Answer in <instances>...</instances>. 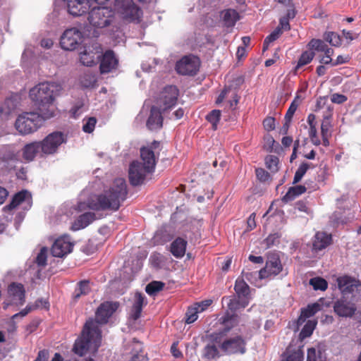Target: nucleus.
Wrapping results in <instances>:
<instances>
[{
	"label": "nucleus",
	"mask_w": 361,
	"mask_h": 361,
	"mask_svg": "<svg viewBox=\"0 0 361 361\" xmlns=\"http://www.w3.org/2000/svg\"><path fill=\"white\" fill-rule=\"evenodd\" d=\"M164 118L160 109L152 106L150 109V114L147 121V127L150 130H157L163 126Z\"/></svg>",
	"instance_id": "19"
},
{
	"label": "nucleus",
	"mask_w": 361,
	"mask_h": 361,
	"mask_svg": "<svg viewBox=\"0 0 361 361\" xmlns=\"http://www.w3.org/2000/svg\"><path fill=\"white\" fill-rule=\"evenodd\" d=\"M161 151L160 142L154 140L149 145L140 148V157L142 161H133L128 171L130 184L137 186L143 183L147 174L154 171Z\"/></svg>",
	"instance_id": "3"
},
{
	"label": "nucleus",
	"mask_w": 361,
	"mask_h": 361,
	"mask_svg": "<svg viewBox=\"0 0 361 361\" xmlns=\"http://www.w3.org/2000/svg\"><path fill=\"white\" fill-rule=\"evenodd\" d=\"M279 236L278 234H271L266 238V242L268 246L274 245L276 242H279Z\"/></svg>",
	"instance_id": "62"
},
{
	"label": "nucleus",
	"mask_w": 361,
	"mask_h": 361,
	"mask_svg": "<svg viewBox=\"0 0 361 361\" xmlns=\"http://www.w3.org/2000/svg\"><path fill=\"white\" fill-rule=\"evenodd\" d=\"M297 109H298V104L295 103V101L294 100L290 104V105L285 115L286 123L283 127L285 133H286L288 128V123L291 121L292 118H293L295 112L296 111Z\"/></svg>",
	"instance_id": "46"
},
{
	"label": "nucleus",
	"mask_w": 361,
	"mask_h": 361,
	"mask_svg": "<svg viewBox=\"0 0 361 361\" xmlns=\"http://www.w3.org/2000/svg\"><path fill=\"white\" fill-rule=\"evenodd\" d=\"M48 360V352L45 350H40L38 353L37 358L34 361H47Z\"/></svg>",
	"instance_id": "64"
},
{
	"label": "nucleus",
	"mask_w": 361,
	"mask_h": 361,
	"mask_svg": "<svg viewBox=\"0 0 361 361\" xmlns=\"http://www.w3.org/2000/svg\"><path fill=\"white\" fill-rule=\"evenodd\" d=\"M350 59V57L349 56V55H339L337 56L336 59L334 61L333 66L348 63Z\"/></svg>",
	"instance_id": "58"
},
{
	"label": "nucleus",
	"mask_w": 361,
	"mask_h": 361,
	"mask_svg": "<svg viewBox=\"0 0 361 361\" xmlns=\"http://www.w3.org/2000/svg\"><path fill=\"white\" fill-rule=\"evenodd\" d=\"M312 166H313L312 164H309L307 162L302 163L298 168L297 171H295L293 180V184H296L298 182H300L302 177L304 176V175L306 173L307 171Z\"/></svg>",
	"instance_id": "39"
},
{
	"label": "nucleus",
	"mask_w": 361,
	"mask_h": 361,
	"mask_svg": "<svg viewBox=\"0 0 361 361\" xmlns=\"http://www.w3.org/2000/svg\"><path fill=\"white\" fill-rule=\"evenodd\" d=\"M324 39L331 45H338L341 44V37L334 32H326L324 34Z\"/></svg>",
	"instance_id": "48"
},
{
	"label": "nucleus",
	"mask_w": 361,
	"mask_h": 361,
	"mask_svg": "<svg viewBox=\"0 0 361 361\" xmlns=\"http://www.w3.org/2000/svg\"><path fill=\"white\" fill-rule=\"evenodd\" d=\"M128 187L124 178H116L108 190L87 200V207L94 211H118L127 199Z\"/></svg>",
	"instance_id": "2"
},
{
	"label": "nucleus",
	"mask_w": 361,
	"mask_h": 361,
	"mask_svg": "<svg viewBox=\"0 0 361 361\" xmlns=\"http://www.w3.org/2000/svg\"><path fill=\"white\" fill-rule=\"evenodd\" d=\"M281 27H277L270 35H269L264 41V45H269L274 42L281 35Z\"/></svg>",
	"instance_id": "50"
},
{
	"label": "nucleus",
	"mask_w": 361,
	"mask_h": 361,
	"mask_svg": "<svg viewBox=\"0 0 361 361\" xmlns=\"http://www.w3.org/2000/svg\"><path fill=\"white\" fill-rule=\"evenodd\" d=\"M73 244L68 236L57 238L51 249V254L56 257H63L72 252Z\"/></svg>",
	"instance_id": "18"
},
{
	"label": "nucleus",
	"mask_w": 361,
	"mask_h": 361,
	"mask_svg": "<svg viewBox=\"0 0 361 361\" xmlns=\"http://www.w3.org/2000/svg\"><path fill=\"white\" fill-rule=\"evenodd\" d=\"M312 47L314 49V50H315L317 51L324 52V53L328 54L330 57H331V56L334 54V50L331 47Z\"/></svg>",
	"instance_id": "60"
},
{
	"label": "nucleus",
	"mask_w": 361,
	"mask_h": 361,
	"mask_svg": "<svg viewBox=\"0 0 361 361\" xmlns=\"http://www.w3.org/2000/svg\"><path fill=\"white\" fill-rule=\"evenodd\" d=\"M41 149V145L39 142H32L26 144L22 149V157L26 162L32 161L39 149Z\"/></svg>",
	"instance_id": "26"
},
{
	"label": "nucleus",
	"mask_w": 361,
	"mask_h": 361,
	"mask_svg": "<svg viewBox=\"0 0 361 361\" xmlns=\"http://www.w3.org/2000/svg\"><path fill=\"white\" fill-rule=\"evenodd\" d=\"M16 107L14 100L12 98H6L0 107V114L4 115H9L12 111Z\"/></svg>",
	"instance_id": "45"
},
{
	"label": "nucleus",
	"mask_w": 361,
	"mask_h": 361,
	"mask_svg": "<svg viewBox=\"0 0 361 361\" xmlns=\"http://www.w3.org/2000/svg\"><path fill=\"white\" fill-rule=\"evenodd\" d=\"M306 361H317L315 348H310L307 350V355Z\"/></svg>",
	"instance_id": "63"
},
{
	"label": "nucleus",
	"mask_w": 361,
	"mask_h": 361,
	"mask_svg": "<svg viewBox=\"0 0 361 361\" xmlns=\"http://www.w3.org/2000/svg\"><path fill=\"white\" fill-rule=\"evenodd\" d=\"M138 344L137 348L135 349V353L133 354L129 361H147L145 356L143 355L142 347L140 343Z\"/></svg>",
	"instance_id": "51"
},
{
	"label": "nucleus",
	"mask_w": 361,
	"mask_h": 361,
	"mask_svg": "<svg viewBox=\"0 0 361 361\" xmlns=\"http://www.w3.org/2000/svg\"><path fill=\"white\" fill-rule=\"evenodd\" d=\"M265 144L264 148L267 151L272 152L274 150V145L279 146V143L276 142L274 137L271 135H267L264 137Z\"/></svg>",
	"instance_id": "53"
},
{
	"label": "nucleus",
	"mask_w": 361,
	"mask_h": 361,
	"mask_svg": "<svg viewBox=\"0 0 361 361\" xmlns=\"http://www.w3.org/2000/svg\"><path fill=\"white\" fill-rule=\"evenodd\" d=\"M145 296L140 293H136L135 295V301L130 310V317L136 321L138 319L142 311V307L147 304L145 302Z\"/></svg>",
	"instance_id": "24"
},
{
	"label": "nucleus",
	"mask_w": 361,
	"mask_h": 361,
	"mask_svg": "<svg viewBox=\"0 0 361 361\" xmlns=\"http://www.w3.org/2000/svg\"><path fill=\"white\" fill-rule=\"evenodd\" d=\"M35 262L39 267H44L47 264V250L45 247L41 249L36 257Z\"/></svg>",
	"instance_id": "52"
},
{
	"label": "nucleus",
	"mask_w": 361,
	"mask_h": 361,
	"mask_svg": "<svg viewBox=\"0 0 361 361\" xmlns=\"http://www.w3.org/2000/svg\"><path fill=\"white\" fill-rule=\"evenodd\" d=\"M221 302L224 305H226L227 307L231 312H235L240 308H245L248 305V300L238 299L235 295L224 296L222 298Z\"/></svg>",
	"instance_id": "25"
},
{
	"label": "nucleus",
	"mask_w": 361,
	"mask_h": 361,
	"mask_svg": "<svg viewBox=\"0 0 361 361\" xmlns=\"http://www.w3.org/2000/svg\"><path fill=\"white\" fill-rule=\"evenodd\" d=\"M279 159L274 155H267L265 157V164L267 168L272 173H276L279 170Z\"/></svg>",
	"instance_id": "43"
},
{
	"label": "nucleus",
	"mask_w": 361,
	"mask_h": 361,
	"mask_svg": "<svg viewBox=\"0 0 361 361\" xmlns=\"http://www.w3.org/2000/svg\"><path fill=\"white\" fill-rule=\"evenodd\" d=\"M56 91H58V86L50 82L39 83L30 90L29 96L31 100L46 118H50L54 116L55 107L53 102Z\"/></svg>",
	"instance_id": "4"
},
{
	"label": "nucleus",
	"mask_w": 361,
	"mask_h": 361,
	"mask_svg": "<svg viewBox=\"0 0 361 361\" xmlns=\"http://www.w3.org/2000/svg\"><path fill=\"white\" fill-rule=\"evenodd\" d=\"M279 51V48L276 49L273 54L272 58L269 59L265 61V63H264L265 66H267V67L271 66L279 59V54L278 53Z\"/></svg>",
	"instance_id": "59"
},
{
	"label": "nucleus",
	"mask_w": 361,
	"mask_h": 361,
	"mask_svg": "<svg viewBox=\"0 0 361 361\" xmlns=\"http://www.w3.org/2000/svg\"><path fill=\"white\" fill-rule=\"evenodd\" d=\"M83 40L82 32L77 27H71L61 35L59 45H80Z\"/></svg>",
	"instance_id": "17"
},
{
	"label": "nucleus",
	"mask_w": 361,
	"mask_h": 361,
	"mask_svg": "<svg viewBox=\"0 0 361 361\" xmlns=\"http://www.w3.org/2000/svg\"><path fill=\"white\" fill-rule=\"evenodd\" d=\"M66 141V135L61 132L55 131L49 133L39 142L41 152L46 155L54 154L58 151L59 147Z\"/></svg>",
	"instance_id": "10"
},
{
	"label": "nucleus",
	"mask_w": 361,
	"mask_h": 361,
	"mask_svg": "<svg viewBox=\"0 0 361 361\" xmlns=\"http://www.w3.org/2000/svg\"><path fill=\"white\" fill-rule=\"evenodd\" d=\"M334 312L340 317H352L356 310L353 304L345 300H338L334 306Z\"/></svg>",
	"instance_id": "22"
},
{
	"label": "nucleus",
	"mask_w": 361,
	"mask_h": 361,
	"mask_svg": "<svg viewBox=\"0 0 361 361\" xmlns=\"http://www.w3.org/2000/svg\"><path fill=\"white\" fill-rule=\"evenodd\" d=\"M257 178L261 182H265L269 178V173L264 169L259 168L255 170Z\"/></svg>",
	"instance_id": "54"
},
{
	"label": "nucleus",
	"mask_w": 361,
	"mask_h": 361,
	"mask_svg": "<svg viewBox=\"0 0 361 361\" xmlns=\"http://www.w3.org/2000/svg\"><path fill=\"white\" fill-rule=\"evenodd\" d=\"M312 166H313L312 164H309L307 162L302 163L298 168L297 171H295L293 180V184H296L298 182H300L302 177L304 176V175L306 173L307 171Z\"/></svg>",
	"instance_id": "40"
},
{
	"label": "nucleus",
	"mask_w": 361,
	"mask_h": 361,
	"mask_svg": "<svg viewBox=\"0 0 361 361\" xmlns=\"http://www.w3.org/2000/svg\"><path fill=\"white\" fill-rule=\"evenodd\" d=\"M310 284L313 287L315 290L324 291L328 288L327 281L321 277H314L310 280Z\"/></svg>",
	"instance_id": "42"
},
{
	"label": "nucleus",
	"mask_w": 361,
	"mask_h": 361,
	"mask_svg": "<svg viewBox=\"0 0 361 361\" xmlns=\"http://www.w3.org/2000/svg\"><path fill=\"white\" fill-rule=\"evenodd\" d=\"M47 119L42 113L23 112L16 120L15 128L19 134L27 135L36 132Z\"/></svg>",
	"instance_id": "5"
},
{
	"label": "nucleus",
	"mask_w": 361,
	"mask_h": 361,
	"mask_svg": "<svg viewBox=\"0 0 361 361\" xmlns=\"http://www.w3.org/2000/svg\"><path fill=\"white\" fill-rule=\"evenodd\" d=\"M320 309L321 305L317 302L310 304L305 308L301 309L300 315L297 320L298 328H299V326H301L307 319L314 316L317 312H318Z\"/></svg>",
	"instance_id": "27"
},
{
	"label": "nucleus",
	"mask_w": 361,
	"mask_h": 361,
	"mask_svg": "<svg viewBox=\"0 0 361 361\" xmlns=\"http://www.w3.org/2000/svg\"><path fill=\"white\" fill-rule=\"evenodd\" d=\"M314 55L315 54L313 51V49L302 52L298 59L297 66L295 68V73H297L299 68L310 63L314 59Z\"/></svg>",
	"instance_id": "33"
},
{
	"label": "nucleus",
	"mask_w": 361,
	"mask_h": 361,
	"mask_svg": "<svg viewBox=\"0 0 361 361\" xmlns=\"http://www.w3.org/2000/svg\"><path fill=\"white\" fill-rule=\"evenodd\" d=\"M115 8L123 19L129 22L139 23L142 16L141 9L132 0H116Z\"/></svg>",
	"instance_id": "6"
},
{
	"label": "nucleus",
	"mask_w": 361,
	"mask_h": 361,
	"mask_svg": "<svg viewBox=\"0 0 361 361\" xmlns=\"http://www.w3.org/2000/svg\"><path fill=\"white\" fill-rule=\"evenodd\" d=\"M216 343L207 344L203 349V357L207 360H213L219 357V352Z\"/></svg>",
	"instance_id": "38"
},
{
	"label": "nucleus",
	"mask_w": 361,
	"mask_h": 361,
	"mask_svg": "<svg viewBox=\"0 0 361 361\" xmlns=\"http://www.w3.org/2000/svg\"><path fill=\"white\" fill-rule=\"evenodd\" d=\"M319 63L322 64H331L333 66L334 60L328 54L324 53L323 55L319 56Z\"/></svg>",
	"instance_id": "61"
},
{
	"label": "nucleus",
	"mask_w": 361,
	"mask_h": 361,
	"mask_svg": "<svg viewBox=\"0 0 361 361\" xmlns=\"http://www.w3.org/2000/svg\"><path fill=\"white\" fill-rule=\"evenodd\" d=\"M347 99H348V98L346 96H345L344 94H338V93L333 94L331 97V101L333 103L338 104L344 103L345 102L347 101Z\"/></svg>",
	"instance_id": "56"
},
{
	"label": "nucleus",
	"mask_w": 361,
	"mask_h": 361,
	"mask_svg": "<svg viewBox=\"0 0 361 361\" xmlns=\"http://www.w3.org/2000/svg\"><path fill=\"white\" fill-rule=\"evenodd\" d=\"M114 16L112 10L106 7H97L89 13L88 21L90 25L97 28L108 26Z\"/></svg>",
	"instance_id": "11"
},
{
	"label": "nucleus",
	"mask_w": 361,
	"mask_h": 361,
	"mask_svg": "<svg viewBox=\"0 0 361 361\" xmlns=\"http://www.w3.org/2000/svg\"><path fill=\"white\" fill-rule=\"evenodd\" d=\"M98 63L101 74L111 73L116 71L119 65L118 59L112 50H107L104 53L101 50Z\"/></svg>",
	"instance_id": "14"
},
{
	"label": "nucleus",
	"mask_w": 361,
	"mask_h": 361,
	"mask_svg": "<svg viewBox=\"0 0 361 361\" xmlns=\"http://www.w3.org/2000/svg\"><path fill=\"white\" fill-rule=\"evenodd\" d=\"M234 290L239 299L248 300L250 294V287L243 279H238L235 281Z\"/></svg>",
	"instance_id": "30"
},
{
	"label": "nucleus",
	"mask_w": 361,
	"mask_h": 361,
	"mask_svg": "<svg viewBox=\"0 0 361 361\" xmlns=\"http://www.w3.org/2000/svg\"><path fill=\"white\" fill-rule=\"evenodd\" d=\"M219 345L221 350L226 355L244 354L246 352V341L240 336L222 339Z\"/></svg>",
	"instance_id": "12"
},
{
	"label": "nucleus",
	"mask_w": 361,
	"mask_h": 361,
	"mask_svg": "<svg viewBox=\"0 0 361 361\" xmlns=\"http://www.w3.org/2000/svg\"><path fill=\"white\" fill-rule=\"evenodd\" d=\"M201 61L199 57L188 54L177 61L175 70L180 75L195 76L200 70Z\"/></svg>",
	"instance_id": "7"
},
{
	"label": "nucleus",
	"mask_w": 361,
	"mask_h": 361,
	"mask_svg": "<svg viewBox=\"0 0 361 361\" xmlns=\"http://www.w3.org/2000/svg\"><path fill=\"white\" fill-rule=\"evenodd\" d=\"M201 305L189 307L185 313V323L192 324L197 319V314L200 312L199 310Z\"/></svg>",
	"instance_id": "44"
},
{
	"label": "nucleus",
	"mask_w": 361,
	"mask_h": 361,
	"mask_svg": "<svg viewBox=\"0 0 361 361\" xmlns=\"http://www.w3.org/2000/svg\"><path fill=\"white\" fill-rule=\"evenodd\" d=\"M85 123L83 124L82 130L87 133L93 132L97 123V119L94 117H90L87 120H84Z\"/></svg>",
	"instance_id": "49"
},
{
	"label": "nucleus",
	"mask_w": 361,
	"mask_h": 361,
	"mask_svg": "<svg viewBox=\"0 0 361 361\" xmlns=\"http://www.w3.org/2000/svg\"><path fill=\"white\" fill-rule=\"evenodd\" d=\"M102 47H80V61L85 66L98 63Z\"/></svg>",
	"instance_id": "15"
},
{
	"label": "nucleus",
	"mask_w": 361,
	"mask_h": 361,
	"mask_svg": "<svg viewBox=\"0 0 361 361\" xmlns=\"http://www.w3.org/2000/svg\"><path fill=\"white\" fill-rule=\"evenodd\" d=\"M207 120L212 123V128L216 130L217 125L221 118V111L214 109L212 110L206 117Z\"/></svg>",
	"instance_id": "47"
},
{
	"label": "nucleus",
	"mask_w": 361,
	"mask_h": 361,
	"mask_svg": "<svg viewBox=\"0 0 361 361\" xmlns=\"http://www.w3.org/2000/svg\"><path fill=\"white\" fill-rule=\"evenodd\" d=\"M321 134L322 137L323 145L325 147H328L329 145V137L331 136V123L326 119L324 120L321 125Z\"/></svg>",
	"instance_id": "37"
},
{
	"label": "nucleus",
	"mask_w": 361,
	"mask_h": 361,
	"mask_svg": "<svg viewBox=\"0 0 361 361\" xmlns=\"http://www.w3.org/2000/svg\"><path fill=\"white\" fill-rule=\"evenodd\" d=\"M179 96V90L175 85L166 86L159 93L157 104L163 112L171 109L177 104Z\"/></svg>",
	"instance_id": "9"
},
{
	"label": "nucleus",
	"mask_w": 361,
	"mask_h": 361,
	"mask_svg": "<svg viewBox=\"0 0 361 361\" xmlns=\"http://www.w3.org/2000/svg\"><path fill=\"white\" fill-rule=\"evenodd\" d=\"M90 290V281H80L77 283L73 293V298L75 300H78L81 296L87 295Z\"/></svg>",
	"instance_id": "31"
},
{
	"label": "nucleus",
	"mask_w": 361,
	"mask_h": 361,
	"mask_svg": "<svg viewBox=\"0 0 361 361\" xmlns=\"http://www.w3.org/2000/svg\"><path fill=\"white\" fill-rule=\"evenodd\" d=\"M238 20H239V15L233 9H228L223 13V22L228 27L234 26Z\"/></svg>",
	"instance_id": "32"
},
{
	"label": "nucleus",
	"mask_w": 361,
	"mask_h": 361,
	"mask_svg": "<svg viewBox=\"0 0 361 361\" xmlns=\"http://www.w3.org/2000/svg\"><path fill=\"white\" fill-rule=\"evenodd\" d=\"M164 286V283L158 281H153L147 285L145 291L148 295H154L161 290Z\"/></svg>",
	"instance_id": "41"
},
{
	"label": "nucleus",
	"mask_w": 361,
	"mask_h": 361,
	"mask_svg": "<svg viewBox=\"0 0 361 361\" xmlns=\"http://www.w3.org/2000/svg\"><path fill=\"white\" fill-rule=\"evenodd\" d=\"M119 306L117 302L106 301L100 304L95 312V320L89 319L85 324L81 335L74 343L73 350L79 356L85 355L89 350L97 352L102 341V331L98 324H104Z\"/></svg>",
	"instance_id": "1"
},
{
	"label": "nucleus",
	"mask_w": 361,
	"mask_h": 361,
	"mask_svg": "<svg viewBox=\"0 0 361 361\" xmlns=\"http://www.w3.org/2000/svg\"><path fill=\"white\" fill-rule=\"evenodd\" d=\"M7 299L4 302V309L9 305H23L25 301V290L23 284L13 282L8 286Z\"/></svg>",
	"instance_id": "13"
},
{
	"label": "nucleus",
	"mask_w": 361,
	"mask_h": 361,
	"mask_svg": "<svg viewBox=\"0 0 361 361\" xmlns=\"http://www.w3.org/2000/svg\"><path fill=\"white\" fill-rule=\"evenodd\" d=\"M331 235L325 232H317L312 243V248L315 251H320L325 249L331 243Z\"/></svg>",
	"instance_id": "23"
},
{
	"label": "nucleus",
	"mask_w": 361,
	"mask_h": 361,
	"mask_svg": "<svg viewBox=\"0 0 361 361\" xmlns=\"http://www.w3.org/2000/svg\"><path fill=\"white\" fill-rule=\"evenodd\" d=\"M27 196V191L22 190L14 195L11 202L5 207V209L12 210L25 201Z\"/></svg>",
	"instance_id": "34"
},
{
	"label": "nucleus",
	"mask_w": 361,
	"mask_h": 361,
	"mask_svg": "<svg viewBox=\"0 0 361 361\" xmlns=\"http://www.w3.org/2000/svg\"><path fill=\"white\" fill-rule=\"evenodd\" d=\"M282 268L279 257L276 255L269 256L265 267L259 271V277L262 279L276 276L282 271Z\"/></svg>",
	"instance_id": "16"
},
{
	"label": "nucleus",
	"mask_w": 361,
	"mask_h": 361,
	"mask_svg": "<svg viewBox=\"0 0 361 361\" xmlns=\"http://www.w3.org/2000/svg\"><path fill=\"white\" fill-rule=\"evenodd\" d=\"M317 322L315 319L308 320L300 332V334H299L300 338L301 340H303L307 337H310L312 334V333L317 326Z\"/></svg>",
	"instance_id": "36"
},
{
	"label": "nucleus",
	"mask_w": 361,
	"mask_h": 361,
	"mask_svg": "<svg viewBox=\"0 0 361 361\" xmlns=\"http://www.w3.org/2000/svg\"><path fill=\"white\" fill-rule=\"evenodd\" d=\"M80 82L83 87H93L97 82V78L91 72H86L80 76Z\"/></svg>",
	"instance_id": "35"
},
{
	"label": "nucleus",
	"mask_w": 361,
	"mask_h": 361,
	"mask_svg": "<svg viewBox=\"0 0 361 361\" xmlns=\"http://www.w3.org/2000/svg\"><path fill=\"white\" fill-rule=\"evenodd\" d=\"M263 126L267 131L273 130L275 128V118L267 117L263 121Z\"/></svg>",
	"instance_id": "55"
},
{
	"label": "nucleus",
	"mask_w": 361,
	"mask_h": 361,
	"mask_svg": "<svg viewBox=\"0 0 361 361\" xmlns=\"http://www.w3.org/2000/svg\"><path fill=\"white\" fill-rule=\"evenodd\" d=\"M248 47H238V49L236 51V57L239 61L244 59L246 57L247 53V48Z\"/></svg>",
	"instance_id": "57"
},
{
	"label": "nucleus",
	"mask_w": 361,
	"mask_h": 361,
	"mask_svg": "<svg viewBox=\"0 0 361 361\" xmlns=\"http://www.w3.org/2000/svg\"><path fill=\"white\" fill-rule=\"evenodd\" d=\"M302 347V345H297L290 343L283 353L281 361H302L304 358Z\"/></svg>",
	"instance_id": "20"
},
{
	"label": "nucleus",
	"mask_w": 361,
	"mask_h": 361,
	"mask_svg": "<svg viewBox=\"0 0 361 361\" xmlns=\"http://www.w3.org/2000/svg\"><path fill=\"white\" fill-rule=\"evenodd\" d=\"M307 190V188L302 185L290 187L286 194L282 197V202L284 203H288L290 201H293L298 196L304 194Z\"/></svg>",
	"instance_id": "29"
},
{
	"label": "nucleus",
	"mask_w": 361,
	"mask_h": 361,
	"mask_svg": "<svg viewBox=\"0 0 361 361\" xmlns=\"http://www.w3.org/2000/svg\"><path fill=\"white\" fill-rule=\"evenodd\" d=\"M95 220V214L93 212H85L80 215L72 224L71 230L77 231L83 229Z\"/></svg>",
	"instance_id": "21"
},
{
	"label": "nucleus",
	"mask_w": 361,
	"mask_h": 361,
	"mask_svg": "<svg viewBox=\"0 0 361 361\" xmlns=\"http://www.w3.org/2000/svg\"><path fill=\"white\" fill-rule=\"evenodd\" d=\"M187 241L182 238H177L171 244L170 251L176 258H182L185 253Z\"/></svg>",
	"instance_id": "28"
},
{
	"label": "nucleus",
	"mask_w": 361,
	"mask_h": 361,
	"mask_svg": "<svg viewBox=\"0 0 361 361\" xmlns=\"http://www.w3.org/2000/svg\"><path fill=\"white\" fill-rule=\"evenodd\" d=\"M219 323L224 328L217 332L209 335V339L212 343H219L226 337L228 333L238 324V317L235 314L226 312L219 319Z\"/></svg>",
	"instance_id": "8"
}]
</instances>
